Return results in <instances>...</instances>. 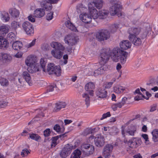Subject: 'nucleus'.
I'll return each instance as SVG.
<instances>
[{"label": "nucleus", "mask_w": 158, "mask_h": 158, "mask_svg": "<svg viewBox=\"0 0 158 158\" xmlns=\"http://www.w3.org/2000/svg\"><path fill=\"white\" fill-rule=\"evenodd\" d=\"M41 69L40 66L37 64L28 67L27 70L29 73H32L40 71Z\"/></svg>", "instance_id": "obj_18"}, {"label": "nucleus", "mask_w": 158, "mask_h": 158, "mask_svg": "<svg viewBox=\"0 0 158 158\" xmlns=\"http://www.w3.org/2000/svg\"><path fill=\"white\" fill-rule=\"evenodd\" d=\"M12 60V57L9 54L1 53H0V60L2 61L3 62L8 63L10 62Z\"/></svg>", "instance_id": "obj_17"}, {"label": "nucleus", "mask_w": 158, "mask_h": 158, "mask_svg": "<svg viewBox=\"0 0 158 158\" xmlns=\"http://www.w3.org/2000/svg\"><path fill=\"white\" fill-rule=\"evenodd\" d=\"M65 25L68 28L71 30L74 31L75 29V27L69 21H68L66 22Z\"/></svg>", "instance_id": "obj_47"}, {"label": "nucleus", "mask_w": 158, "mask_h": 158, "mask_svg": "<svg viewBox=\"0 0 158 158\" xmlns=\"http://www.w3.org/2000/svg\"><path fill=\"white\" fill-rule=\"evenodd\" d=\"M128 53L118 47L114 48L110 52L109 49H103L99 57V63L104 65L108 61L110 56L113 61L117 62L120 60V62L124 64L126 61Z\"/></svg>", "instance_id": "obj_1"}, {"label": "nucleus", "mask_w": 158, "mask_h": 158, "mask_svg": "<svg viewBox=\"0 0 158 158\" xmlns=\"http://www.w3.org/2000/svg\"><path fill=\"white\" fill-rule=\"evenodd\" d=\"M40 5L43 9H45L46 11L51 10L52 8V3L46 0L42 1Z\"/></svg>", "instance_id": "obj_20"}, {"label": "nucleus", "mask_w": 158, "mask_h": 158, "mask_svg": "<svg viewBox=\"0 0 158 158\" xmlns=\"http://www.w3.org/2000/svg\"><path fill=\"white\" fill-rule=\"evenodd\" d=\"M113 82H109L107 84H105V88L106 89H109L111 87L113 84Z\"/></svg>", "instance_id": "obj_61"}, {"label": "nucleus", "mask_w": 158, "mask_h": 158, "mask_svg": "<svg viewBox=\"0 0 158 158\" xmlns=\"http://www.w3.org/2000/svg\"><path fill=\"white\" fill-rule=\"evenodd\" d=\"M23 76L26 81L30 85H31V77L28 72L27 71H24L23 73Z\"/></svg>", "instance_id": "obj_34"}, {"label": "nucleus", "mask_w": 158, "mask_h": 158, "mask_svg": "<svg viewBox=\"0 0 158 158\" xmlns=\"http://www.w3.org/2000/svg\"><path fill=\"white\" fill-rule=\"evenodd\" d=\"M29 135V137L32 139L35 140V141L39 142L41 139V137L37 134L34 133L28 134L27 131L26 130H24L21 134V135L23 136H26L27 134Z\"/></svg>", "instance_id": "obj_12"}, {"label": "nucleus", "mask_w": 158, "mask_h": 158, "mask_svg": "<svg viewBox=\"0 0 158 158\" xmlns=\"http://www.w3.org/2000/svg\"><path fill=\"white\" fill-rule=\"evenodd\" d=\"M73 147L72 144H68L63 148L60 153V156L62 158H65L70 155Z\"/></svg>", "instance_id": "obj_7"}, {"label": "nucleus", "mask_w": 158, "mask_h": 158, "mask_svg": "<svg viewBox=\"0 0 158 158\" xmlns=\"http://www.w3.org/2000/svg\"><path fill=\"white\" fill-rule=\"evenodd\" d=\"M152 139L154 142H158V129H155L152 132Z\"/></svg>", "instance_id": "obj_36"}, {"label": "nucleus", "mask_w": 158, "mask_h": 158, "mask_svg": "<svg viewBox=\"0 0 158 158\" xmlns=\"http://www.w3.org/2000/svg\"><path fill=\"white\" fill-rule=\"evenodd\" d=\"M1 19L3 20H5V22L8 21L10 19L9 15L7 13H5L1 14Z\"/></svg>", "instance_id": "obj_45"}, {"label": "nucleus", "mask_w": 158, "mask_h": 158, "mask_svg": "<svg viewBox=\"0 0 158 158\" xmlns=\"http://www.w3.org/2000/svg\"><path fill=\"white\" fill-rule=\"evenodd\" d=\"M109 133L110 135H114L118 133V130L115 127H113L110 128L108 130Z\"/></svg>", "instance_id": "obj_43"}, {"label": "nucleus", "mask_w": 158, "mask_h": 158, "mask_svg": "<svg viewBox=\"0 0 158 158\" xmlns=\"http://www.w3.org/2000/svg\"><path fill=\"white\" fill-rule=\"evenodd\" d=\"M57 45H58V43L56 42H52L51 44V45L52 47L53 48L56 49V47Z\"/></svg>", "instance_id": "obj_64"}, {"label": "nucleus", "mask_w": 158, "mask_h": 158, "mask_svg": "<svg viewBox=\"0 0 158 158\" xmlns=\"http://www.w3.org/2000/svg\"><path fill=\"white\" fill-rule=\"evenodd\" d=\"M96 35L97 40L100 42L106 40L110 37V32L105 29L99 31L97 32Z\"/></svg>", "instance_id": "obj_2"}, {"label": "nucleus", "mask_w": 158, "mask_h": 158, "mask_svg": "<svg viewBox=\"0 0 158 158\" xmlns=\"http://www.w3.org/2000/svg\"><path fill=\"white\" fill-rule=\"evenodd\" d=\"M25 148H23L21 153V155L22 157L27 156L28 154L30 153V150L28 149L29 148V146L28 144H26L25 146Z\"/></svg>", "instance_id": "obj_31"}, {"label": "nucleus", "mask_w": 158, "mask_h": 158, "mask_svg": "<svg viewBox=\"0 0 158 158\" xmlns=\"http://www.w3.org/2000/svg\"><path fill=\"white\" fill-rule=\"evenodd\" d=\"M64 49V47L60 43H58V45L56 47V49L55 50L57 51H63Z\"/></svg>", "instance_id": "obj_51"}, {"label": "nucleus", "mask_w": 158, "mask_h": 158, "mask_svg": "<svg viewBox=\"0 0 158 158\" xmlns=\"http://www.w3.org/2000/svg\"><path fill=\"white\" fill-rule=\"evenodd\" d=\"M28 19L29 21L32 22H34L35 21V18H34V16L31 15H30L28 16Z\"/></svg>", "instance_id": "obj_60"}, {"label": "nucleus", "mask_w": 158, "mask_h": 158, "mask_svg": "<svg viewBox=\"0 0 158 158\" xmlns=\"http://www.w3.org/2000/svg\"><path fill=\"white\" fill-rule=\"evenodd\" d=\"M65 134L60 135L59 136H57L54 137H52L51 138L52 143H51V146L52 148L55 147L57 144V141L59 138L62 137L63 138L65 136Z\"/></svg>", "instance_id": "obj_25"}, {"label": "nucleus", "mask_w": 158, "mask_h": 158, "mask_svg": "<svg viewBox=\"0 0 158 158\" xmlns=\"http://www.w3.org/2000/svg\"><path fill=\"white\" fill-rule=\"evenodd\" d=\"M134 94H138L141 96H142L143 98H145L147 100H148L149 99V97L146 98L145 97L143 94L141 93L140 92V90L139 89H137L135 90V91L134 92Z\"/></svg>", "instance_id": "obj_54"}, {"label": "nucleus", "mask_w": 158, "mask_h": 158, "mask_svg": "<svg viewBox=\"0 0 158 158\" xmlns=\"http://www.w3.org/2000/svg\"><path fill=\"white\" fill-rule=\"evenodd\" d=\"M128 38L130 41L135 46H139L141 44V40L137 36H128Z\"/></svg>", "instance_id": "obj_15"}, {"label": "nucleus", "mask_w": 158, "mask_h": 158, "mask_svg": "<svg viewBox=\"0 0 158 158\" xmlns=\"http://www.w3.org/2000/svg\"><path fill=\"white\" fill-rule=\"evenodd\" d=\"M51 133L50 129L48 128L44 131V135L45 137L49 136Z\"/></svg>", "instance_id": "obj_56"}, {"label": "nucleus", "mask_w": 158, "mask_h": 158, "mask_svg": "<svg viewBox=\"0 0 158 158\" xmlns=\"http://www.w3.org/2000/svg\"><path fill=\"white\" fill-rule=\"evenodd\" d=\"M9 42L4 39L2 36H0V48H7L8 46Z\"/></svg>", "instance_id": "obj_29"}, {"label": "nucleus", "mask_w": 158, "mask_h": 158, "mask_svg": "<svg viewBox=\"0 0 158 158\" xmlns=\"http://www.w3.org/2000/svg\"><path fill=\"white\" fill-rule=\"evenodd\" d=\"M40 67L41 68V69L42 68L43 69V71L44 72H46V70L45 69V66L46 65V63L45 61H44V59L43 58H41L40 59Z\"/></svg>", "instance_id": "obj_48"}, {"label": "nucleus", "mask_w": 158, "mask_h": 158, "mask_svg": "<svg viewBox=\"0 0 158 158\" xmlns=\"http://www.w3.org/2000/svg\"><path fill=\"white\" fill-rule=\"evenodd\" d=\"M107 91L104 89L99 88L96 92L97 97L100 98H106L107 97Z\"/></svg>", "instance_id": "obj_14"}, {"label": "nucleus", "mask_w": 158, "mask_h": 158, "mask_svg": "<svg viewBox=\"0 0 158 158\" xmlns=\"http://www.w3.org/2000/svg\"><path fill=\"white\" fill-rule=\"evenodd\" d=\"M108 11L106 10H100L98 13V18L100 19H104L108 14Z\"/></svg>", "instance_id": "obj_35"}, {"label": "nucleus", "mask_w": 158, "mask_h": 158, "mask_svg": "<svg viewBox=\"0 0 158 158\" xmlns=\"http://www.w3.org/2000/svg\"><path fill=\"white\" fill-rule=\"evenodd\" d=\"M127 99V98L124 97L122 99V101L120 102L117 103L113 104L112 106L113 110L115 111L117 110L118 107L119 108H121L125 104Z\"/></svg>", "instance_id": "obj_19"}, {"label": "nucleus", "mask_w": 158, "mask_h": 158, "mask_svg": "<svg viewBox=\"0 0 158 158\" xmlns=\"http://www.w3.org/2000/svg\"><path fill=\"white\" fill-rule=\"evenodd\" d=\"M127 143L130 148H136L139 146L138 141H137L135 138H133L131 140L129 141Z\"/></svg>", "instance_id": "obj_30"}, {"label": "nucleus", "mask_w": 158, "mask_h": 158, "mask_svg": "<svg viewBox=\"0 0 158 158\" xmlns=\"http://www.w3.org/2000/svg\"><path fill=\"white\" fill-rule=\"evenodd\" d=\"M55 105L54 110L57 112L59 111L61 109L65 108L66 105V104L64 102H59L56 103L55 104Z\"/></svg>", "instance_id": "obj_28"}, {"label": "nucleus", "mask_w": 158, "mask_h": 158, "mask_svg": "<svg viewBox=\"0 0 158 158\" xmlns=\"http://www.w3.org/2000/svg\"><path fill=\"white\" fill-rule=\"evenodd\" d=\"M36 57L32 56H30L27 57L25 60V64L29 67L32 65H35L36 62Z\"/></svg>", "instance_id": "obj_21"}, {"label": "nucleus", "mask_w": 158, "mask_h": 158, "mask_svg": "<svg viewBox=\"0 0 158 158\" xmlns=\"http://www.w3.org/2000/svg\"><path fill=\"white\" fill-rule=\"evenodd\" d=\"M136 131V129L135 127L133 126L131 129H128L126 131V132L128 133L131 135L134 136V133Z\"/></svg>", "instance_id": "obj_44"}, {"label": "nucleus", "mask_w": 158, "mask_h": 158, "mask_svg": "<svg viewBox=\"0 0 158 158\" xmlns=\"http://www.w3.org/2000/svg\"><path fill=\"white\" fill-rule=\"evenodd\" d=\"M141 31V28L139 27H130L128 31V32L129 34V36H137L139 34Z\"/></svg>", "instance_id": "obj_10"}, {"label": "nucleus", "mask_w": 158, "mask_h": 158, "mask_svg": "<svg viewBox=\"0 0 158 158\" xmlns=\"http://www.w3.org/2000/svg\"><path fill=\"white\" fill-rule=\"evenodd\" d=\"M94 141L95 145L99 147L103 146L104 144V138L100 134L97 135L94 139Z\"/></svg>", "instance_id": "obj_11"}, {"label": "nucleus", "mask_w": 158, "mask_h": 158, "mask_svg": "<svg viewBox=\"0 0 158 158\" xmlns=\"http://www.w3.org/2000/svg\"><path fill=\"white\" fill-rule=\"evenodd\" d=\"M85 9L86 8L83 6L82 4H78L77 6V11L78 13H81L84 10V9Z\"/></svg>", "instance_id": "obj_49"}, {"label": "nucleus", "mask_w": 158, "mask_h": 158, "mask_svg": "<svg viewBox=\"0 0 158 158\" xmlns=\"http://www.w3.org/2000/svg\"><path fill=\"white\" fill-rule=\"evenodd\" d=\"M51 54L54 57L57 59H60L63 55V52L61 51H57L54 49L51 51Z\"/></svg>", "instance_id": "obj_33"}, {"label": "nucleus", "mask_w": 158, "mask_h": 158, "mask_svg": "<svg viewBox=\"0 0 158 158\" xmlns=\"http://www.w3.org/2000/svg\"><path fill=\"white\" fill-rule=\"evenodd\" d=\"M151 29L149 27L145 29V31L143 33V35L142 36L143 39L145 38L147 35L151 32Z\"/></svg>", "instance_id": "obj_52"}, {"label": "nucleus", "mask_w": 158, "mask_h": 158, "mask_svg": "<svg viewBox=\"0 0 158 158\" xmlns=\"http://www.w3.org/2000/svg\"><path fill=\"white\" fill-rule=\"evenodd\" d=\"M120 46L121 49L126 50L131 47V43L128 40H123L120 43Z\"/></svg>", "instance_id": "obj_24"}, {"label": "nucleus", "mask_w": 158, "mask_h": 158, "mask_svg": "<svg viewBox=\"0 0 158 158\" xmlns=\"http://www.w3.org/2000/svg\"><path fill=\"white\" fill-rule=\"evenodd\" d=\"M23 53L21 52H18L15 55V56L16 58H19L22 57Z\"/></svg>", "instance_id": "obj_63"}, {"label": "nucleus", "mask_w": 158, "mask_h": 158, "mask_svg": "<svg viewBox=\"0 0 158 158\" xmlns=\"http://www.w3.org/2000/svg\"><path fill=\"white\" fill-rule=\"evenodd\" d=\"M79 18L81 20L86 23L90 22L92 20V17L86 13H82L79 15Z\"/></svg>", "instance_id": "obj_16"}, {"label": "nucleus", "mask_w": 158, "mask_h": 158, "mask_svg": "<svg viewBox=\"0 0 158 158\" xmlns=\"http://www.w3.org/2000/svg\"><path fill=\"white\" fill-rule=\"evenodd\" d=\"M8 104V102L4 101H0V108L5 107Z\"/></svg>", "instance_id": "obj_53"}, {"label": "nucleus", "mask_w": 158, "mask_h": 158, "mask_svg": "<svg viewBox=\"0 0 158 158\" xmlns=\"http://www.w3.org/2000/svg\"><path fill=\"white\" fill-rule=\"evenodd\" d=\"M53 12H50L48 13L46 15V19L48 20H50L53 18Z\"/></svg>", "instance_id": "obj_55"}, {"label": "nucleus", "mask_w": 158, "mask_h": 158, "mask_svg": "<svg viewBox=\"0 0 158 158\" xmlns=\"http://www.w3.org/2000/svg\"><path fill=\"white\" fill-rule=\"evenodd\" d=\"M22 43L19 41H16L13 43L12 45L13 48L16 50H19L22 47Z\"/></svg>", "instance_id": "obj_32"}, {"label": "nucleus", "mask_w": 158, "mask_h": 158, "mask_svg": "<svg viewBox=\"0 0 158 158\" xmlns=\"http://www.w3.org/2000/svg\"><path fill=\"white\" fill-rule=\"evenodd\" d=\"M125 88L121 86H119L118 87H115L114 89V90L117 93H120L123 92L125 90Z\"/></svg>", "instance_id": "obj_46"}, {"label": "nucleus", "mask_w": 158, "mask_h": 158, "mask_svg": "<svg viewBox=\"0 0 158 158\" xmlns=\"http://www.w3.org/2000/svg\"><path fill=\"white\" fill-rule=\"evenodd\" d=\"M89 12V15L94 19H96L98 18V13L97 10L94 8H90L88 6Z\"/></svg>", "instance_id": "obj_23"}, {"label": "nucleus", "mask_w": 158, "mask_h": 158, "mask_svg": "<svg viewBox=\"0 0 158 158\" xmlns=\"http://www.w3.org/2000/svg\"><path fill=\"white\" fill-rule=\"evenodd\" d=\"M82 97L84 99L85 104L88 107L90 105V99L89 94L86 93H83L82 95Z\"/></svg>", "instance_id": "obj_38"}, {"label": "nucleus", "mask_w": 158, "mask_h": 158, "mask_svg": "<svg viewBox=\"0 0 158 158\" xmlns=\"http://www.w3.org/2000/svg\"><path fill=\"white\" fill-rule=\"evenodd\" d=\"M110 116V112H108L102 115V117L100 118L101 120H102L103 119H104L107 117H109Z\"/></svg>", "instance_id": "obj_57"}, {"label": "nucleus", "mask_w": 158, "mask_h": 158, "mask_svg": "<svg viewBox=\"0 0 158 158\" xmlns=\"http://www.w3.org/2000/svg\"><path fill=\"white\" fill-rule=\"evenodd\" d=\"M47 71L49 74H54L57 76H60L61 73L60 66H55L53 63L48 64Z\"/></svg>", "instance_id": "obj_3"}, {"label": "nucleus", "mask_w": 158, "mask_h": 158, "mask_svg": "<svg viewBox=\"0 0 158 158\" xmlns=\"http://www.w3.org/2000/svg\"><path fill=\"white\" fill-rule=\"evenodd\" d=\"M81 153V151L79 149L75 150L72 153L70 158H80Z\"/></svg>", "instance_id": "obj_37"}, {"label": "nucleus", "mask_w": 158, "mask_h": 158, "mask_svg": "<svg viewBox=\"0 0 158 158\" xmlns=\"http://www.w3.org/2000/svg\"><path fill=\"white\" fill-rule=\"evenodd\" d=\"M156 106L155 105H153L151 106V108L150 110V112H153L156 110Z\"/></svg>", "instance_id": "obj_62"}, {"label": "nucleus", "mask_w": 158, "mask_h": 158, "mask_svg": "<svg viewBox=\"0 0 158 158\" xmlns=\"http://www.w3.org/2000/svg\"><path fill=\"white\" fill-rule=\"evenodd\" d=\"M91 131L90 129L87 128L83 132V134L84 135H86L91 133Z\"/></svg>", "instance_id": "obj_58"}, {"label": "nucleus", "mask_w": 158, "mask_h": 158, "mask_svg": "<svg viewBox=\"0 0 158 158\" xmlns=\"http://www.w3.org/2000/svg\"><path fill=\"white\" fill-rule=\"evenodd\" d=\"M34 16L38 18H40L44 16L45 12L43 8H37L35 10L34 12Z\"/></svg>", "instance_id": "obj_22"}, {"label": "nucleus", "mask_w": 158, "mask_h": 158, "mask_svg": "<svg viewBox=\"0 0 158 158\" xmlns=\"http://www.w3.org/2000/svg\"><path fill=\"white\" fill-rule=\"evenodd\" d=\"M7 41L10 43L15 40V35L14 33L11 32L9 33L7 36Z\"/></svg>", "instance_id": "obj_41"}, {"label": "nucleus", "mask_w": 158, "mask_h": 158, "mask_svg": "<svg viewBox=\"0 0 158 158\" xmlns=\"http://www.w3.org/2000/svg\"><path fill=\"white\" fill-rule=\"evenodd\" d=\"M95 88L94 84L92 82H90L85 85V88L86 91H88L89 89H94Z\"/></svg>", "instance_id": "obj_40"}, {"label": "nucleus", "mask_w": 158, "mask_h": 158, "mask_svg": "<svg viewBox=\"0 0 158 158\" xmlns=\"http://www.w3.org/2000/svg\"><path fill=\"white\" fill-rule=\"evenodd\" d=\"M23 28L27 35H31L34 33V27L32 24L28 21L23 22L22 25Z\"/></svg>", "instance_id": "obj_5"}, {"label": "nucleus", "mask_w": 158, "mask_h": 158, "mask_svg": "<svg viewBox=\"0 0 158 158\" xmlns=\"http://www.w3.org/2000/svg\"><path fill=\"white\" fill-rule=\"evenodd\" d=\"M8 28L6 26H2L0 27V35L3 36L8 32Z\"/></svg>", "instance_id": "obj_39"}, {"label": "nucleus", "mask_w": 158, "mask_h": 158, "mask_svg": "<svg viewBox=\"0 0 158 158\" xmlns=\"http://www.w3.org/2000/svg\"><path fill=\"white\" fill-rule=\"evenodd\" d=\"M56 88V85L55 84L48 86L47 88V92L48 93L53 91L54 90V88Z\"/></svg>", "instance_id": "obj_50"}, {"label": "nucleus", "mask_w": 158, "mask_h": 158, "mask_svg": "<svg viewBox=\"0 0 158 158\" xmlns=\"http://www.w3.org/2000/svg\"><path fill=\"white\" fill-rule=\"evenodd\" d=\"M0 84L3 86H7L9 85V81L6 78L1 77L0 78Z\"/></svg>", "instance_id": "obj_42"}, {"label": "nucleus", "mask_w": 158, "mask_h": 158, "mask_svg": "<svg viewBox=\"0 0 158 158\" xmlns=\"http://www.w3.org/2000/svg\"><path fill=\"white\" fill-rule=\"evenodd\" d=\"M54 129L57 132L60 131L61 128L60 126L58 124H56L54 127Z\"/></svg>", "instance_id": "obj_59"}, {"label": "nucleus", "mask_w": 158, "mask_h": 158, "mask_svg": "<svg viewBox=\"0 0 158 158\" xmlns=\"http://www.w3.org/2000/svg\"><path fill=\"white\" fill-rule=\"evenodd\" d=\"M110 3L111 6L110 8V12L112 15H114L119 12L121 6L115 1L112 0L110 1Z\"/></svg>", "instance_id": "obj_6"}, {"label": "nucleus", "mask_w": 158, "mask_h": 158, "mask_svg": "<svg viewBox=\"0 0 158 158\" xmlns=\"http://www.w3.org/2000/svg\"><path fill=\"white\" fill-rule=\"evenodd\" d=\"M103 65V66H102L99 68L94 71V75L95 76L102 74L106 70V65Z\"/></svg>", "instance_id": "obj_26"}, {"label": "nucleus", "mask_w": 158, "mask_h": 158, "mask_svg": "<svg viewBox=\"0 0 158 158\" xmlns=\"http://www.w3.org/2000/svg\"><path fill=\"white\" fill-rule=\"evenodd\" d=\"M9 13L10 15L14 18H17L19 17L20 12L19 10L15 8H11L9 10Z\"/></svg>", "instance_id": "obj_27"}, {"label": "nucleus", "mask_w": 158, "mask_h": 158, "mask_svg": "<svg viewBox=\"0 0 158 158\" xmlns=\"http://www.w3.org/2000/svg\"><path fill=\"white\" fill-rule=\"evenodd\" d=\"M81 153L82 152L86 156H89L93 153L94 151V147L89 144H82L81 146Z\"/></svg>", "instance_id": "obj_4"}, {"label": "nucleus", "mask_w": 158, "mask_h": 158, "mask_svg": "<svg viewBox=\"0 0 158 158\" xmlns=\"http://www.w3.org/2000/svg\"><path fill=\"white\" fill-rule=\"evenodd\" d=\"M113 148V147L112 144H107L105 145L103 150V156L105 158H110Z\"/></svg>", "instance_id": "obj_8"}, {"label": "nucleus", "mask_w": 158, "mask_h": 158, "mask_svg": "<svg viewBox=\"0 0 158 158\" xmlns=\"http://www.w3.org/2000/svg\"><path fill=\"white\" fill-rule=\"evenodd\" d=\"M103 6L102 0H95L94 1L91 2L88 4V6L90 8L96 7L98 9H100Z\"/></svg>", "instance_id": "obj_9"}, {"label": "nucleus", "mask_w": 158, "mask_h": 158, "mask_svg": "<svg viewBox=\"0 0 158 158\" xmlns=\"http://www.w3.org/2000/svg\"><path fill=\"white\" fill-rule=\"evenodd\" d=\"M64 40L65 43L71 46L74 45L77 42L75 37L70 35L65 37Z\"/></svg>", "instance_id": "obj_13"}]
</instances>
